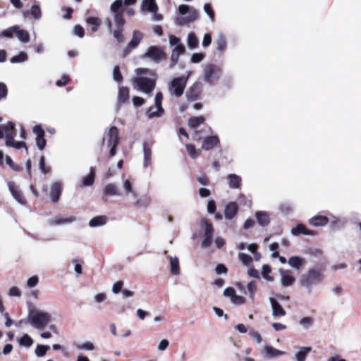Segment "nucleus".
I'll list each match as a JSON object with an SVG mask.
<instances>
[{"instance_id": "nucleus-32", "label": "nucleus", "mask_w": 361, "mask_h": 361, "mask_svg": "<svg viewBox=\"0 0 361 361\" xmlns=\"http://www.w3.org/2000/svg\"><path fill=\"white\" fill-rule=\"evenodd\" d=\"M15 35L18 39L23 43H27L30 42V37L28 32L25 30L20 29L19 26L17 25V29L15 32Z\"/></svg>"}, {"instance_id": "nucleus-7", "label": "nucleus", "mask_w": 361, "mask_h": 361, "mask_svg": "<svg viewBox=\"0 0 361 361\" xmlns=\"http://www.w3.org/2000/svg\"><path fill=\"white\" fill-rule=\"evenodd\" d=\"M178 12L180 15H185L187 13L189 14L183 18V22H178L177 24L183 25L184 23H190L195 21L198 17V12L194 8H192L186 4L180 5L178 7Z\"/></svg>"}, {"instance_id": "nucleus-14", "label": "nucleus", "mask_w": 361, "mask_h": 361, "mask_svg": "<svg viewBox=\"0 0 361 361\" xmlns=\"http://www.w3.org/2000/svg\"><path fill=\"white\" fill-rule=\"evenodd\" d=\"M8 187L9 189L10 192L11 193L13 197L20 204H26V200L21 190H20L18 187L15 185V184L9 181L8 182Z\"/></svg>"}, {"instance_id": "nucleus-9", "label": "nucleus", "mask_w": 361, "mask_h": 361, "mask_svg": "<svg viewBox=\"0 0 361 361\" xmlns=\"http://www.w3.org/2000/svg\"><path fill=\"white\" fill-rule=\"evenodd\" d=\"M201 226L204 228V233L201 246L202 248H207L212 243L214 228L212 224L206 219H202Z\"/></svg>"}, {"instance_id": "nucleus-4", "label": "nucleus", "mask_w": 361, "mask_h": 361, "mask_svg": "<svg viewBox=\"0 0 361 361\" xmlns=\"http://www.w3.org/2000/svg\"><path fill=\"white\" fill-rule=\"evenodd\" d=\"M133 86L148 95H150L156 86L155 79L146 77H136L133 80Z\"/></svg>"}, {"instance_id": "nucleus-41", "label": "nucleus", "mask_w": 361, "mask_h": 361, "mask_svg": "<svg viewBox=\"0 0 361 361\" xmlns=\"http://www.w3.org/2000/svg\"><path fill=\"white\" fill-rule=\"evenodd\" d=\"M95 171L94 168H90V173L82 179V184L84 186H90L94 183Z\"/></svg>"}, {"instance_id": "nucleus-2", "label": "nucleus", "mask_w": 361, "mask_h": 361, "mask_svg": "<svg viewBox=\"0 0 361 361\" xmlns=\"http://www.w3.org/2000/svg\"><path fill=\"white\" fill-rule=\"evenodd\" d=\"M323 268L321 266H316L307 269L300 278V283L308 293H311L312 288L322 283L324 280Z\"/></svg>"}, {"instance_id": "nucleus-58", "label": "nucleus", "mask_w": 361, "mask_h": 361, "mask_svg": "<svg viewBox=\"0 0 361 361\" xmlns=\"http://www.w3.org/2000/svg\"><path fill=\"white\" fill-rule=\"evenodd\" d=\"M204 58V54L202 53H194L191 56V62L197 63L202 61Z\"/></svg>"}, {"instance_id": "nucleus-62", "label": "nucleus", "mask_w": 361, "mask_h": 361, "mask_svg": "<svg viewBox=\"0 0 361 361\" xmlns=\"http://www.w3.org/2000/svg\"><path fill=\"white\" fill-rule=\"evenodd\" d=\"M46 140L44 137H36V145L39 150H43L46 146Z\"/></svg>"}, {"instance_id": "nucleus-1", "label": "nucleus", "mask_w": 361, "mask_h": 361, "mask_svg": "<svg viewBox=\"0 0 361 361\" xmlns=\"http://www.w3.org/2000/svg\"><path fill=\"white\" fill-rule=\"evenodd\" d=\"M110 12L115 23L116 28L112 30V22L109 18L105 19V23L107 25L108 30L113 33L114 38L118 43L124 42V37L122 34L126 20L123 18V1L116 0L112 3L110 7Z\"/></svg>"}, {"instance_id": "nucleus-49", "label": "nucleus", "mask_w": 361, "mask_h": 361, "mask_svg": "<svg viewBox=\"0 0 361 361\" xmlns=\"http://www.w3.org/2000/svg\"><path fill=\"white\" fill-rule=\"evenodd\" d=\"M16 29H17V25H15V26L10 27L6 30H4L0 33V37L11 38V37H13V35L15 34Z\"/></svg>"}, {"instance_id": "nucleus-33", "label": "nucleus", "mask_w": 361, "mask_h": 361, "mask_svg": "<svg viewBox=\"0 0 361 361\" xmlns=\"http://www.w3.org/2000/svg\"><path fill=\"white\" fill-rule=\"evenodd\" d=\"M312 350L310 347H300L295 355L296 361H305L307 355Z\"/></svg>"}, {"instance_id": "nucleus-53", "label": "nucleus", "mask_w": 361, "mask_h": 361, "mask_svg": "<svg viewBox=\"0 0 361 361\" xmlns=\"http://www.w3.org/2000/svg\"><path fill=\"white\" fill-rule=\"evenodd\" d=\"M6 163L15 171H20L22 170V167H20L18 164H15L12 159L9 156H6L5 158Z\"/></svg>"}, {"instance_id": "nucleus-19", "label": "nucleus", "mask_w": 361, "mask_h": 361, "mask_svg": "<svg viewBox=\"0 0 361 361\" xmlns=\"http://www.w3.org/2000/svg\"><path fill=\"white\" fill-rule=\"evenodd\" d=\"M122 195L115 184L109 183L104 189L102 200L106 201V196H121Z\"/></svg>"}, {"instance_id": "nucleus-35", "label": "nucleus", "mask_w": 361, "mask_h": 361, "mask_svg": "<svg viewBox=\"0 0 361 361\" xmlns=\"http://www.w3.org/2000/svg\"><path fill=\"white\" fill-rule=\"evenodd\" d=\"M106 224V217L105 216H95L89 221V226L92 228L104 226Z\"/></svg>"}, {"instance_id": "nucleus-28", "label": "nucleus", "mask_w": 361, "mask_h": 361, "mask_svg": "<svg viewBox=\"0 0 361 361\" xmlns=\"http://www.w3.org/2000/svg\"><path fill=\"white\" fill-rule=\"evenodd\" d=\"M76 220V218L73 216H70L68 217H61L60 216H55L53 219L49 221V224L51 225H60V224H71Z\"/></svg>"}, {"instance_id": "nucleus-52", "label": "nucleus", "mask_w": 361, "mask_h": 361, "mask_svg": "<svg viewBox=\"0 0 361 361\" xmlns=\"http://www.w3.org/2000/svg\"><path fill=\"white\" fill-rule=\"evenodd\" d=\"M238 259L246 266H249L252 262V258L250 255L243 252L238 254Z\"/></svg>"}, {"instance_id": "nucleus-61", "label": "nucleus", "mask_w": 361, "mask_h": 361, "mask_svg": "<svg viewBox=\"0 0 361 361\" xmlns=\"http://www.w3.org/2000/svg\"><path fill=\"white\" fill-rule=\"evenodd\" d=\"M73 33L75 35L78 36L80 38H82L85 35V31L83 27L80 25H77L73 28Z\"/></svg>"}, {"instance_id": "nucleus-29", "label": "nucleus", "mask_w": 361, "mask_h": 361, "mask_svg": "<svg viewBox=\"0 0 361 361\" xmlns=\"http://www.w3.org/2000/svg\"><path fill=\"white\" fill-rule=\"evenodd\" d=\"M228 185L231 188L238 189L241 185V178L236 174H229L227 177Z\"/></svg>"}, {"instance_id": "nucleus-57", "label": "nucleus", "mask_w": 361, "mask_h": 361, "mask_svg": "<svg viewBox=\"0 0 361 361\" xmlns=\"http://www.w3.org/2000/svg\"><path fill=\"white\" fill-rule=\"evenodd\" d=\"M113 78H114V80L117 81V82H121L123 80V76H122L121 73L120 71L119 66H116L114 68V70H113Z\"/></svg>"}, {"instance_id": "nucleus-24", "label": "nucleus", "mask_w": 361, "mask_h": 361, "mask_svg": "<svg viewBox=\"0 0 361 361\" xmlns=\"http://www.w3.org/2000/svg\"><path fill=\"white\" fill-rule=\"evenodd\" d=\"M142 11H147L156 13L158 11V6L154 0H142L141 5Z\"/></svg>"}, {"instance_id": "nucleus-11", "label": "nucleus", "mask_w": 361, "mask_h": 361, "mask_svg": "<svg viewBox=\"0 0 361 361\" xmlns=\"http://www.w3.org/2000/svg\"><path fill=\"white\" fill-rule=\"evenodd\" d=\"M166 55L165 52L159 47L156 46L149 47L142 56V58H147L151 59L155 63H159L161 61L165 59Z\"/></svg>"}, {"instance_id": "nucleus-45", "label": "nucleus", "mask_w": 361, "mask_h": 361, "mask_svg": "<svg viewBox=\"0 0 361 361\" xmlns=\"http://www.w3.org/2000/svg\"><path fill=\"white\" fill-rule=\"evenodd\" d=\"M216 44H217V49L219 51L223 52L225 51L226 47V37L224 35V34L219 33L218 35Z\"/></svg>"}, {"instance_id": "nucleus-50", "label": "nucleus", "mask_w": 361, "mask_h": 361, "mask_svg": "<svg viewBox=\"0 0 361 361\" xmlns=\"http://www.w3.org/2000/svg\"><path fill=\"white\" fill-rule=\"evenodd\" d=\"M30 13L36 20H39L42 17V11L39 5H32Z\"/></svg>"}, {"instance_id": "nucleus-18", "label": "nucleus", "mask_w": 361, "mask_h": 361, "mask_svg": "<svg viewBox=\"0 0 361 361\" xmlns=\"http://www.w3.org/2000/svg\"><path fill=\"white\" fill-rule=\"evenodd\" d=\"M1 130L3 131L6 140L14 138L16 135L15 123L12 121H8L5 125L0 126Z\"/></svg>"}, {"instance_id": "nucleus-10", "label": "nucleus", "mask_w": 361, "mask_h": 361, "mask_svg": "<svg viewBox=\"0 0 361 361\" xmlns=\"http://www.w3.org/2000/svg\"><path fill=\"white\" fill-rule=\"evenodd\" d=\"M162 99V93L160 92H157L154 98L155 106L154 107L152 106L149 108L147 111V115L149 118H153L154 117L159 118L161 116L164 112V109L161 104Z\"/></svg>"}, {"instance_id": "nucleus-16", "label": "nucleus", "mask_w": 361, "mask_h": 361, "mask_svg": "<svg viewBox=\"0 0 361 361\" xmlns=\"http://www.w3.org/2000/svg\"><path fill=\"white\" fill-rule=\"evenodd\" d=\"M284 354H285L284 351L276 349L271 345H267L263 347L262 356L264 358H267V359L274 358V357L283 355Z\"/></svg>"}, {"instance_id": "nucleus-48", "label": "nucleus", "mask_w": 361, "mask_h": 361, "mask_svg": "<svg viewBox=\"0 0 361 361\" xmlns=\"http://www.w3.org/2000/svg\"><path fill=\"white\" fill-rule=\"evenodd\" d=\"M186 149L188 154L192 159L197 158L200 154V150H197L193 145L188 144L186 145Z\"/></svg>"}, {"instance_id": "nucleus-12", "label": "nucleus", "mask_w": 361, "mask_h": 361, "mask_svg": "<svg viewBox=\"0 0 361 361\" xmlns=\"http://www.w3.org/2000/svg\"><path fill=\"white\" fill-rule=\"evenodd\" d=\"M123 194L126 196L130 197L133 200L135 201V205L137 207H144L146 204H142L140 199L137 192L133 188V183L129 179H126L123 183Z\"/></svg>"}, {"instance_id": "nucleus-6", "label": "nucleus", "mask_w": 361, "mask_h": 361, "mask_svg": "<svg viewBox=\"0 0 361 361\" xmlns=\"http://www.w3.org/2000/svg\"><path fill=\"white\" fill-rule=\"evenodd\" d=\"M188 77L181 76L173 78L169 85V92L171 95L180 97L183 95L186 84Z\"/></svg>"}, {"instance_id": "nucleus-54", "label": "nucleus", "mask_w": 361, "mask_h": 361, "mask_svg": "<svg viewBox=\"0 0 361 361\" xmlns=\"http://www.w3.org/2000/svg\"><path fill=\"white\" fill-rule=\"evenodd\" d=\"M39 166L41 171L44 174L48 173L51 171V168L49 166H45V159L44 156H42L39 159Z\"/></svg>"}, {"instance_id": "nucleus-42", "label": "nucleus", "mask_w": 361, "mask_h": 361, "mask_svg": "<svg viewBox=\"0 0 361 361\" xmlns=\"http://www.w3.org/2000/svg\"><path fill=\"white\" fill-rule=\"evenodd\" d=\"M28 59L27 53L20 51L18 55H16L11 58L10 62L11 63H18L26 61Z\"/></svg>"}, {"instance_id": "nucleus-3", "label": "nucleus", "mask_w": 361, "mask_h": 361, "mask_svg": "<svg viewBox=\"0 0 361 361\" xmlns=\"http://www.w3.org/2000/svg\"><path fill=\"white\" fill-rule=\"evenodd\" d=\"M51 320V316L48 312L35 308H30L28 310L27 322L37 329H44Z\"/></svg>"}, {"instance_id": "nucleus-25", "label": "nucleus", "mask_w": 361, "mask_h": 361, "mask_svg": "<svg viewBox=\"0 0 361 361\" xmlns=\"http://www.w3.org/2000/svg\"><path fill=\"white\" fill-rule=\"evenodd\" d=\"M219 143V139L216 135L209 136L204 138L202 148L204 150H210Z\"/></svg>"}, {"instance_id": "nucleus-26", "label": "nucleus", "mask_w": 361, "mask_h": 361, "mask_svg": "<svg viewBox=\"0 0 361 361\" xmlns=\"http://www.w3.org/2000/svg\"><path fill=\"white\" fill-rule=\"evenodd\" d=\"M143 166L147 168L151 164L152 161V149L149 144L147 142L143 143Z\"/></svg>"}, {"instance_id": "nucleus-20", "label": "nucleus", "mask_w": 361, "mask_h": 361, "mask_svg": "<svg viewBox=\"0 0 361 361\" xmlns=\"http://www.w3.org/2000/svg\"><path fill=\"white\" fill-rule=\"evenodd\" d=\"M185 52V47L180 44L176 46L173 50L170 59V67L174 66L178 61L179 56Z\"/></svg>"}, {"instance_id": "nucleus-5", "label": "nucleus", "mask_w": 361, "mask_h": 361, "mask_svg": "<svg viewBox=\"0 0 361 361\" xmlns=\"http://www.w3.org/2000/svg\"><path fill=\"white\" fill-rule=\"evenodd\" d=\"M106 140L107 147L110 148L109 156L114 157L116 153V147L118 145V130L116 126L111 127L105 134L103 142Z\"/></svg>"}, {"instance_id": "nucleus-43", "label": "nucleus", "mask_w": 361, "mask_h": 361, "mask_svg": "<svg viewBox=\"0 0 361 361\" xmlns=\"http://www.w3.org/2000/svg\"><path fill=\"white\" fill-rule=\"evenodd\" d=\"M313 324L314 319L310 317H304L299 321V324L305 330L311 328Z\"/></svg>"}, {"instance_id": "nucleus-17", "label": "nucleus", "mask_w": 361, "mask_h": 361, "mask_svg": "<svg viewBox=\"0 0 361 361\" xmlns=\"http://www.w3.org/2000/svg\"><path fill=\"white\" fill-rule=\"evenodd\" d=\"M269 302L272 310V316L274 317H284L286 314L285 310L274 298H269Z\"/></svg>"}, {"instance_id": "nucleus-8", "label": "nucleus", "mask_w": 361, "mask_h": 361, "mask_svg": "<svg viewBox=\"0 0 361 361\" xmlns=\"http://www.w3.org/2000/svg\"><path fill=\"white\" fill-rule=\"evenodd\" d=\"M220 71V68L214 64H207L204 68L203 79L204 82L213 84L215 80L219 79Z\"/></svg>"}, {"instance_id": "nucleus-56", "label": "nucleus", "mask_w": 361, "mask_h": 361, "mask_svg": "<svg viewBox=\"0 0 361 361\" xmlns=\"http://www.w3.org/2000/svg\"><path fill=\"white\" fill-rule=\"evenodd\" d=\"M204 11L207 13V15L209 16V18L212 20H214V11L212 9V6L211 4H209V3L205 4L204 6Z\"/></svg>"}, {"instance_id": "nucleus-40", "label": "nucleus", "mask_w": 361, "mask_h": 361, "mask_svg": "<svg viewBox=\"0 0 361 361\" xmlns=\"http://www.w3.org/2000/svg\"><path fill=\"white\" fill-rule=\"evenodd\" d=\"M203 116H193L188 120V126L192 128H195L204 122Z\"/></svg>"}, {"instance_id": "nucleus-31", "label": "nucleus", "mask_w": 361, "mask_h": 361, "mask_svg": "<svg viewBox=\"0 0 361 361\" xmlns=\"http://www.w3.org/2000/svg\"><path fill=\"white\" fill-rule=\"evenodd\" d=\"M305 262L304 258L298 256H293L288 259V262L290 267L296 269H300L305 264Z\"/></svg>"}, {"instance_id": "nucleus-55", "label": "nucleus", "mask_w": 361, "mask_h": 361, "mask_svg": "<svg viewBox=\"0 0 361 361\" xmlns=\"http://www.w3.org/2000/svg\"><path fill=\"white\" fill-rule=\"evenodd\" d=\"M249 335L255 340L257 343H260L262 341L259 333L253 329L249 330Z\"/></svg>"}, {"instance_id": "nucleus-38", "label": "nucleus", "mask_w": 361, "mask_h": 361, "mask_svg": "<svg viewBox=\"0 0 361 361\" xmlns=\"http://www.w3.org/2000/svg\"><path fill=\"white\" fill-rule=\"evenodd\" d=\"M129 99V89L127 87H121L119 88L118 93V102L125 103Z\"/></svg>"}, {"instance_id": "nucleus-36", "label": "nucleus", "mask_w": 361, "mask_h": 361, "mask_svg": "<svg viewBox=\"0 0 361 361\" xmlns=\"http://www.w3.org/2000/svg\"><path fill=\"white\" fill-rule=\"evenodd\" d=\"M86 23L92 26L91 31L94 32L101 25L102 20L97 17H88L86 18Z\"/></svg>"}, {"instance_id": "nucleus-60", "label": "nucleus", "mask_w": 361, "mask_h": 361, "mask_svg": "<svg viewBox=\"0 0 361 361\" xmlns=\"http://www.w3.org/2000/svg\"><path fill=\"white\" fill-rule=\"evenodd\" d=\"M32 131L36 135V137H44V135H45L44 130L42 129V128L39 125H37V126H34Z\"/></svg>"}, {"instance_id": "nucleus-34", "label": "nucleus", "mask_w": 361, "mask_h": 361, "mask_svg": "<svg viewBox=\"0 0 361 361\" xmlns=\"http://www.w3.org/2000/svg\"><path fill=\"white\" fill-rule=\"evenodd\" d=\"M171 272L173 275L180 274L179 260L176 257L169 256Z\"/></svg>"}, {"instance_id": "nucleus-37", "label": "nucleus", "mask_w": 361, "mask_h": 361, "mask_svg": "<svg viewBox=\"0 0 361 361\" xmlns=\"http://www.w3.org/2000/svg\"><path fill=\"white\" fill-rule=\"evenodd\" d=\"M143 38V35L140 31L135 30L133 33L131 41L128 43V47L135 48Z\"/></svg>"}, {"instance_id": "nucleus-27", "label": "nucleus", "mask_w": 361, "mask_h": 361, "mask_svg": "<svg viewBox=\"0 0 361 361\" xmlns=\"http://www.w3.org/2000/svg\"><path fill=\"white\" fill-rule=\"evenodd\" d=\"M329 219L325 216L316 215L310 219L309 223L315 227L323 226L328 224Z\"/></svg>"}, {"instance_id": "nucleus-22", "label": "nucleus", "mask_w": 361, "mask_h": 361, "mask_svg": "<svg viewBox=\"0 0 361 361\" xmlns=\"http://www.w3.org/2000/svg\"><path fill=\"white\" fill-rule=\"evenodd\" d=\"M238 210V207L235 202H231L228 203L227 205H226L224 209L225 218L228 220L232 219L237 214Z\"/></svg>"}, {"instance_id": "nucleus-23", "label": "nucleus", "mask_w": 361, "mask_h": 361, "mask_svg": "<svg viewBox=\"0 0 361 361\" xmlns=\"http://www.w3.org/2000/svg\"><path fill=\"white\" fill-rule=\"evenodd\" d=\"M61 184L59 182H54L51 186L50 197L53 202L59 201L61 194Z\"/></svg>"}, {"instance_id": "nucleus-44", "label": "nucleus", "mask_w": 361, "mask_h": 361, "mask_svg": "<svg viewBox=\"0 0 361 361\" xmlns=\"http://www.w3.org/2000/svg\"><path fill=\"white\" fill-rule=\"evenodd\" d=\"M6 145L8 147H13L15 149H20L22 147H25V149L27 150L25 142H17L14 140V138L6 140Z\"/></svg>"}, {"instance_id": "nucleus-15", "label": "nucleus", "mask_w": 361, "mask_h": 361, "mask_svg": "<svg viewBox=\"0 0 361 361\" xmlns=\"http://www.w3.org/2000/svg\"><path fill=\"white\" fill-rule=\"evenodd\" d=\"M202 90L200 83H194L185 93V96L189 101H195L198 99Z\"/></svg>"}, {"instance_id": "nucleus-64", "label": "nucleus", "mask_w": 361, "mask_h": 361, "mask_svg": "<svg viewBox=\"0 0 361 361\" xmlns=\"http://www.w3.org/2000/svg\"><path fill=\"white\" fill-rule=\"evenodd\" d=\"M8 94V89L4 82H0V100L6 97Z\"/></svg>"}, {"instance_id": "nucleus-47", "label": "nucleus", "mask_w": 361, "mask_h": 361, "mask_svg": "<svg viewBox=\"0 0 361 361\" xmlns=\"http://www.w3.org/2000/svg\"><path fill=\"white\" fill-rule=\"evenodd\" d=\"M271 273V268L267 264L262 266V276L267 281H273L274 278L269 275Z\"/></svg>"}, {"instance_id": "nucleus-13", "label": "nucleus", "mask_w": 361, "mask_h": 361, "mask_svg": "<svg viewBox=\"0 0 361 361\" xmlns=\"http://www.w3.org/2000/svg\"><path fill=\"white\" fill-rule=\"evenodd\" d=\"M280 281L281 285L284 287H288L293 285L295 281V277L292 274V271L288 269H279Z\"/></svg>"}, {"instance_id": "nucleus-21", "label": "nucleus", "mask_w": 361, "mask_h": 361, "mask_svg": "<svg viewBox=\"0 0 361 361\" xmlns=\"http://www.w3.org/2000/svg\"><path fill=\"white\" fill-rule=\"evenodd\" d=\"M290 233L293 235H298L300 234L314 235L316 234L315 231L307 229L305 226L302 224H298L295 227L292 228Z\"/></svg>"}, {"instance_id": "nucleus-39", "label": "nucleus", "mask_w": 361, "mask_h": 361, "mask_svg": "<svg viewBox=\"0 0 361 361\" xmlns=\"http://www.w3.org/2000/svg\"><path fill=\"white\" fill-rule=\"evenodd\" d=\"M188 47L191 49H195L198 47L199 40L194 32H190L187 39Z\"/></svg>"}, {"instance_id": "nucleus-30", "label": "nucleus", "mask_w": 361, "mask_h": 361, "mask_svg": "<svg viewBox=\"0 0 361 361\" xmlns=\"http://www.w3.org/2000/svg\"><path fill=\"white\" fill-rule=\"evenodd\" d=\"M258 224L262 226H266L269 224V215L266 212H257L255 213Z\"/></svg>"}, {"instance_id": "nucleus-63", "label": "nucleus", "mask_w": 361, "mask_h": 361, "mask_svg": "<svg viewBox=\"0 0 361 361\" xmlns=\"http://www.w3.org/2000/svg\"><path fill=\"white\" fill-rule=\"evenodd\" d=\"M247 288L250 297L252 298L257 289L256 283L255 281L248 283L247 285Z\"/></svg>"}, {"instance_id": "nucleus-46", "label": "nucleus", "mask_w": 361, "mask_h": 361, "mask_svg": "<svg viewBox=\"0 0 361 361\" xmlns=\"http://www.w3.org/2000/svg\"><path fill=\"white\" fill-rule=\"evenodd\" d=\"M18 343L20 345L29 348L33 344V340L28 334H25L19 338Z\"/></svg>"}, {"instance_id": "nucleus-59", "label": "nucleus", "mask_w": 361, "mask_h": 361, "mask_svg": "<svg viewBox=\"0 0 361 361\" xmlns=\"http://www.w3.org/2000/svg\"><path fill=\"white\" fill-rule=\"evenodd\" d=\"M214 271L218 275L223 274H226L228 272V269L224 264H219L216 266Z\"/></svg>"}, {"instance_id": "nucleus-51", "label": "nucleus", "mask_w": 361, "mask_h": 361, "mask_svg": "<svg viewBox=\"0 0 361 361\" xmlns=\"http://www.w3.org/2000/svg\"><path fill=\"white\" fill-rule=\"evenodd\" d=\"M49 348L48 345H37L35 350V355L39 357H43L46 355Z\"/></svg>"}]
</instances>
